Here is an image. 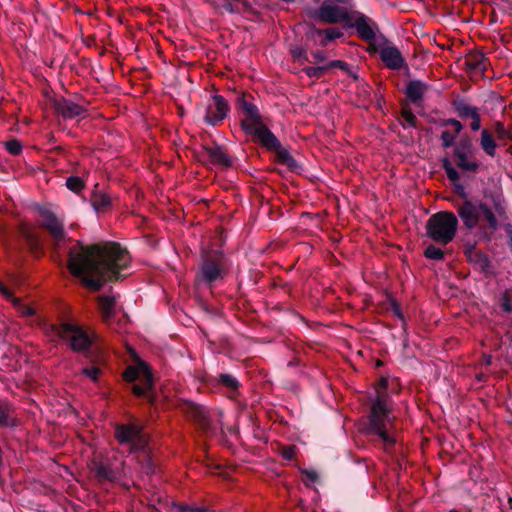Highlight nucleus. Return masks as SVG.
Segmentation results:
<instances>
[{
	"instance_id": "nucleus-1",
	"label": "nucleus",
	"mask_w": 512,
	"mask_h": 512,
	"mask_svg": "<svg viewBox=\"0 0 512 512\" xmlns=\"http://www.w3.org/2000/svg\"><path fill=\"white\" fill-rule=\"evenodd\" d=\"M131 263L128 250L117 242L84 245L81 242L69 249L68 269L73 276L92 291H99L108 281H119L121 271Z\"/></svg>"
},
{
	"instance_id": "nucleus-2",
	"label": "nucleus",
	"mask_w": 512,
	"mask_h": 512,
	"mask_svg": "<svg viewBox=\"0 0 512 512\" xmlns=\"http://www.w3.org/2000/svg\"><path fill=\"white\" fill-rule=\"evenodd\" d=\"M457 194L464 198L457 203V215L467 230H473L479 226L480 239L490 242L494 232L499 228L497 216L502 219H508L507 203L501 191H485L482 200L473 201L467 198L464 186L459 182L454 185Z\"/></svg>"
},
{
	"instance_id": "nucleus-3",
	"label": "nucleus",
	"mask_w": 512,
	"mask_h": 512,
	"mask_svg": "<svg viewBox=\"0 0 512 512\" xmlns=\"http://www.w3.org/2000/svg\"><path fill=\"white\" fill-rule=\"evenodd\" d=\"M251 94L241 93L237 96L235 108L240 115V127L251 138L269 152L275 153V161L286 166L289 171L301 174L303 166L285 148L276 135L264 123L259 108L253 103Z\"/></svg>"
},
{
	"instance_id": "nucleus-4",
	"label": "nucleus",
	"mask_w": 512,
	"mask_h": 512,
	"mask_svg": "<svg viewBox=\"0 0 512 512\" xmlns=\"http://www.w3.org/2000/svg\"><path fill=\"white\" fill-rule=\"evenodd\" d=\"M115 438L120 445H127L130 452L142 453V465L147 474L154 473L152 458L147 450L149 437L144 432V425L137 419L115 426Z\"/></svg>"
},
{
	"instance_id": "nucleus-5",
	"label": "nucleus",
	"mask_w": 512,
	"mask_h": 512,
	"mask_svg": "<svg viewBox=\"0 0 512 512\" xmlns=\"http://www.w3.org/2000/svg\"><path fill=\"white\" fill-rule=\"evenodd\" d=\"M52 330L68 344L72 351L82 353L91 362H95L92 348L96 344L98 336L93 331L85 329L73 320H61L52 326Z\"/></svg>"
},
{
	"instance_id": "nucleus-6",
	"label": "nucleus",
	"mask_w": 512,
	"mask_h": 512,
	"mask_svg": "<svg viewBox=\"0 0 512 512\" xmlns=\"http://www.w3.org/2000/svg\"><path fill=\"white\" fill-rule=\"evenodd\" d=\"M388 387V378L381 377L378 381L376 389L377 396L371 404L369 414L370 431L378 435L386 446H393L396 442L395 438L388 433L387 425L391 422V412L387 406L386 393Z\"/></svg>"
},
{
	"instance_id": "nucleus-7",
	"label": "nucleus",
	"mask_w": 512,
	"mask_h": 512,
	"mask_svg": "<svg viewBox=\"0 0 512 512\" xmlns=\"http://www.w3.org/2000/svg\"><path fill=\"white\" fill-rule=\"evenodd\" d=\"M458 224V218L453 212L434 213L426 222V235L435 243L445 246L455 238Z\"/></svg>"
},
{
	"instance_id": "nucleus-8",
	"label": "nucleus",
	"mask_w": 512,
	"mask_h": 512,
	"mask_svg": "<svg viewBox=\"0 0 512 512\" xmlns=\"http://www.w3.org/2000/svg\"><path fill=\"white\" fill-rule=\"evenodd\" d=\"M226 256L220 249H203L200 255L197 280L209 286L227 274Z\"/></svg>"
},
{
	"instance_id": "nucleus-9",
	"label": "nucleus",
	"mask_w": 512,
	"mask_h": 512,
	"mask_svg": "<svg viewBox=\"0 0 512 512\" xmlns=\"http://www.w3.org/2000/svg\"><path fill=\"white\" fill-rule=\"evenodd\" d=\"M122 376L126 382H140L132 385L131 390L135 396L147 399L150 403L154 401V380L147 363L137 361L134 365L126 367Z\"/></svg>"
},
{
	"instance_id": "nucleus-10",
	"label": "nucleus",
	"mask_w": 512,
	"mask_h": 512,
	"mask_svg": "<svg viewBox=\"0 0 512 512\" xmlns=\"http://www.w3.org/2000/svg\"><path fill=\"white\" fill-rule=\"evenodd\" d=\"M42 221L40 226L47 230L52 238L51 247L54 252H59L66 240L69 239L64 230L63 222L49 209L41 208L39 210Z\"/></svg>"
},
{
	"instance_id": "nucleus-11",
	"label": "nucleus",
	"mask_w": 512,
	"mask_h": 512,
	"mask_svg": "<svg viewBox=\"0 0 512 512\" xmlns=\"http://www.w3.org/2000/svg\"><path fill=\"white\" fill-rule=\"evenodd\" d=\"M308 15L315 20H320L328 24H336L339 22L348 24L352 21L351 15L345 8L326 3L322 4L317 9H310Z\"/></svg>"
},
{
	"instance_id": "nucleus-12",
	"label": "nucleus",
	"mask_w": 512,
	"mask_h": 512,
	"mask_svg": "<svg viewBox=\"0 0 512 512\" xmlns=\"http://www.w3.org/2000/svg\"><path fill=\"white\" fill-rule=\"evenodd\" d=\"M230 112L228 101L219 94L211 97V103L205 107L204 121L210 126H216L222 122Z\"/></svg>"
},
{
	"instance_id": "nucleus-13",
	"label": "nucleus",
	"mask_w": 512,
	"mask_h": 512,
	"mask_svg": "<svg viewBox=\"0 0 512 512\" xmlns=\"http://www.w3.org/2000/svg\"><path fill=\"white\" fill-rule=\"evenodd\" d=\"M84 104L76 103L65 97H56L53 100V108L57 115L63 119H75L77 117H85L87 114V102L82 100Z\"/></svg>"
},
{
	"instance_id": "nucleus-14",
	"label": "nucleus",
	"mask_w": 512,
	"mask_h": 512,
	"mask_svg": "<svg viewBox=\"0 0 512 512\" xmlns=\"http://www.w3.org/2000/svg\"><path fill=\"white\" fill-rule=\"evenodd\" d=\"M464 254L471 264L476 265L487 277L495 275L489 256L476 248V244H467L464 248Z\"/></svg>"
},
{
	"instance_id": "nucleus-15",
	"label": "nucleus",
	"mask_w": 512,
	"mask_h": 512,
	"mask_svg": "<svg viewBox=\"0 0 512 512\" xmlns=\"http://www.w3.org/2000/svg\"><path fill=\"white\" fill-rule=\"evenodd\" d=\"M356 14V20L354 22H349L345 27L355 28L359 37L364 41H374L376 37L375 29L378 27L376 22L362 13L356 12Z\"/></svg>"
},
{
	"instance_id": "nucleus-16",
	"label": "nucleus",
	"mask_w": 512,
	"mask_h": 512,
	"mask_svg": "<svg viewBox=\"0 0 512 512\" xmlns=\"http://www.w3.org/2000/svg\"><path fill=\"white\" fill-rule=\"evenodd\" d=\"M379 56L385 66L391 70L406 68L409 72L407 62L396 46H385L379 50Z\"/></svg>"
},
{
	"instance_id": "nucleus-17",
	"label": "nucleus",
	"mask_w": 512,
	"mask_h": 512,
	"mask_svg": "<svg viewBox=\"0 0 512 512\" xmlns=\"http://www.w3.org/2000/svg\"><path fill=\"white\" fill-rule=\"evenodd\" d=\"M202 149L209 158V163L224 168H230L233 165V159L225 151L224 147L214 142L212 145L203 144Z\"/></svg>"
},
{
	"instance_id": "nucleus-18",
	"label": "nucleus",
	"mask_w": 512,
	"mask_h": 512,
	"mask_svg": "<svg viewBox=\"0 0 512 512\" xmlns=\"http://www.w3.org/2000/svg\"><path fill=\"white\" fill-rule=\"evenodd\" d=\"M212 384L217 388L225 389L230 393L231 398L239 394V389L241 387L239 380L229 373L218 374V376L212 380Z\"/></svg>"
},
{
	"instance_id": "nucleus-19",
	"label": "nucleus",
	"mask_w": 512,
	"mask_h": 512,
	"mask_svg": "<svg viewBox=\"0 0 512 512\" xmlns=\"http://www.w3.org/2000/svg\"><path fill=\"white\" fill-rule=\"evenodd\" d=\"M429 85L421 80H410L405 88L406 97L413 104H420L423 99L425 93L428 91Z\"/></svg>"
},
{
	"instance_id": "nucleus-20",
	"label": "nucleus",
	"mask_w": 512,
	"mask_h": 512,
	"mask_svg": "<svg viewBox=\"0 0 512 512\" xmlns=\"http://www.w3.org/2000/svg\"><path fill=\"white\" fill-rule=\"evenodd\" d=\"M20 235L25 241L27 249L30 253L36 256L42 253L43 245L40 236L36 232L27 226H22L20 228Z\"/></svg>"
},
{
	"instance_id": "nucleus-21",
	"label": "nucleus",
	"mask_w": 512,
	"mask_h": 512,
	"mask_svg": "<svg viewBox=\"0 0 512 512\" xmlns=\"http://www.w3.org/2000/svg\"><path fill=\"white\" fill-rule=\"evenodd\" d=\"M91 204L96 212L104 213L112 209V198L96 185L91 195Z\"/></svg>"
},
{
	"instance_id": "nucleus-22",
	"label": "nucleus",
	"mask_w": 512,
	"mask_h": 512,
	"mask_svg": "<svg viewBox=\"0 0 512 512\" xmlns=\"http://www.w3.org/2000/svg\"><path fill=\"white\" fill-rule=\"evenodd\" d=\"M452 109L461 119L472 118L479 112L478 107L470 105L463 97H456L451 102Z\"/></svg>"
},
{
	"instance_id": "nucleus-23",
	"label": "nucleus",
	"mask_w": 512,
	"mask_h": 512,
	"mask_svg": "<svg viewBox=\"0 0 512 512\" xmlns=\"http://www.w3.org/2000/svg\"><path fill=\"white\" fill-rule=\"evenodd\" d=\"M486 62L487 58L483 53H473L467 57L464 65L466 66V70L468 72H479L484 74L486 70Z\"/></svg>"
},
{
	"instance_id": "nucleus-24",
	"label": "nucleus",
	"mask_w": 512,
	"mask_h": 512,
	"mask_svg": "<svg viewBox=\"0 0 512 512\" xmlns=\"http://www.w3.org/2000/svg\"><path fill=\"white\" fill-rule=\"evenodd\" d=\"M99 308L104 322L109 323L115 316V298L112 296H100Z\"/></svg>"
},
{
	"instance_id": "nucleus-25",
	"label": "nucleus",
	"mask_w": 512,
	"mask_h": 512,
	"mask_svg": "<svg viewBox=\"0 0 512 512\" xmlns=\"http://www.w3.org/2000/svg\"><path fill=\"white\" fill-rule=\"evenodd\" d=\"M167 512H210L205 506H198L194 503L172 501L166 503Z\"/></svg>"
},
{
	"instance_id": "nucleus-26",
	"label": "nucleus",
	"mask_w": 512,
	"mask_h": 512,
	"mask_svg": "<svg viewBox=\"0 0 512 512\" xmlns=\"http://www.w3.org/2000/svg\"><path fill=\"white\" fill-rule=\"evenodd\" d=\"M11 405L8 403L0 404V427L2 428H13L16 427L18 422L17 419L11 415Z\"/></svg>"
},
{
	"instance_id": "nucleus-27",
	"label": "nucleus",
	"mask_w": 512,
	"mask_h": 512,
	"mask_svg": "<svg viewBox=\"0 0 512 512\" xmlns=\"http://www.w3.org/2000/svg\"><path fill=\"white\" fill-rule=\"evenodd\" d=\"M456 159V165L463 171L477 172L479 169V163L476 160H471L473 155L470 154H459L453 155Z\"/></svg>"
},
{
	"instance_id": "nucleus-28",
	"label": "nucleus",
	"mask_w": 512,
	"mask_h": 512,
	"mask_svg": "<svg viewBox=\"0 0 512 512\" xmlns=\"http://www.w3.org/2000/svg\"><path fill=\"white\" fill-rule=\"evenodd\" d=\"M480 145L487 155L491 157L495 156L497 144L493 136L486 129L481 131Z\"/></svg>"
},
{
	"instance_id": "nucleus-29",
	"label": "nucleus",
	"mask_w": 512,
	"mask_h": 512,
	"mask_svg": "<svg viewBox=\"0 0 512 512\" xmlns=\"http://www.w3.org/2000/svg\"><path fill=\"white\" fill-rule=\"evenodd\" d=\"M95 477L98 481H114L116 479L115 472L103 463H96L93 468Z\"/></svg>"
},
{
	"instance_id": "nucleus-30",
	"label": "nucleus",
	"mask_w": 512,
	"mask_h": 512,
	"mask_svg": "<svg viewBox=\"0 0 512 512\" xmlns=\"http://www.w3.org/2000/svg\"><path fill=\"white\" fill-rule=\"evenodd\" d=\"M475 151L473 142L468 135L460 138L458 143L454 146L453 155L470 154L473 155Z\"/></svg>"
},
{
	"instance_id": "nucleus-31",
	"label": "nucleus",
	"mask_w": 512,
	"mask_h": 512,
	"mask_svg": "<svg viewBox=\"0 0 512 512\" xmlns=\"http://www.w3.org/2000/svg\"><path fill=\"white\" fill-rule=\"evenodd\" d=\"M194 420L196 421V423L198 424L199 428L206 434H213L214 433V429L211 425V423L209 422L207 416L205 415V413L200 410V409H196L194 411Z\"/></svg>"
},
{
	"instance_id": "nucleus-32",
	"label": "nucleus",
	"mask_w": 512,
	"mask_h": 512,
	"mask_svg": "<svg viewBox=\"0 0 512 512\" xmlns=\"http://www.w3.org/2000/svg\"><path fill=\"white\" fill-rule=\"evenodd\" d=\"M442 168L444 169L448 180L456 185L457 182L460 181V175L458 171L454 168L449 158L445 157L442 159Z\"/></svg>"
},
{
	"instance_id": "nucleus-33",
	"label": "nucleus",
	"mask_w": 512,
	"mask_h": 512,
	"mask_svg": "<svg viewBox=\"0 0 512 512\" xmlns=\"http://www.w3.org/2000/svg\"><path fill=\"white\" fill-rule=\"evenodd\" d=\"M322 31V35H324V37L320 39V45L322 47H326L329 42L334 41L343 36V33L337 28H326L325 30Z\"/></svg>"
},
{
	"instance_id": "nucleus-34",
	"label": "nucleus",
	"mask_w": 512,
	"mask_h": 512,
	"mask_svg": "<svg viewBox=\"0 0 512 512\" xmlns=\"http://www.w3.org/2000/svg\"><path fill=\"white\" fill-rule=\"evenodd\" d=\"M290 54L293 60L300 65H303L306 62H309V58L307 55V51L304 47L295 45L290 48Z\"/></svg>"
},
{
	"instance_id": "nucleus-35",
	"label": "nucleus",
	"mask_w": 512,
	"mask_h": 512,
	"mask_svg": "<svg viewBox=\"0 0 512 512\" xmlns=\"http://www.w3.org/2000/svg\"><path fill=\"white\" fill-rule=\"evenodd\" d=\"M423 255L427 259L435 260V261H441L445 257L444 251L433 244H430L426 247V249L423 252Z\"/></svg>"
},
{
	"instance_id": "nucleus-36",
	"label": "nucleus",
	"mask_w": 512,
	"mask_h": 512,
	"mask_svg": "<svg viewBox=\"0 0 512 512\" xmlns=\"http://www.w3.org/2000/svg\"><path fill=\"white\" fill-rule=\"evenodd\" d=\"M401 117L404 122L401 123L402 127L405 129L407 127L416 128L417 127V117L414 115L410 108H403L401 111Z\"/></svg>"
},
{
	"instance_id": "nucleus-37",
	"label": "nucleus",
	"mask_w": 512,
	"mask_h": 512,
	"mask_svg": "<svg viewBox=\"0 0 512 512\" xmlns=\"http://www.w3.org/2000/svg\"><path fill=\"white\" fill-rule=\"evenodd\" d=\"M66 187H67L70 191H72V192H74V193L78 194L79 192H81V191L84 189V187H85V182H84V180H83L81 177H79V176H70V177H68V178L66 179Z\"/></svg>"
},
{
	"instance_id": "nucleus-38",
	"label": "nucleus",
	"mask_w": 512,
	"mask_h": 512,
	"mask_svg": "<svg viewBox=\"0 0 512 512\" xmlns=\"http://www.w3.org/2000/svg\"><path fill=\"white\" fill-rule=\"evenodd\" d=\"M328 71V67L326 65L324 66H317V67H304L303 72L309 77V78H316L319 79L325 75V73Z\"/></svg>"
},
{
	"instance_id": "nucleus-39",
	"label": "nucleus",
	"mask_w": 512,
	"mask_h": 512,
	"mask_svg": "<svg viewBox=\"0 0 512 512\" xmlns=\"http://www.w3.org/2000/svg\"><path fill=\"white\" fill-rule=\"evenodd\" d=\"M457 137H458V135H456L454 132H451L449 130H444L440 135L442 147L444 149H447V148L454 146Z\"/></svg>"
},
{
	"instance_id": "nucleus-40",
	"label": "nucleus",
	"mask_w": 512,
	"mask_h": 512,
	"mask_svg": "<svg viewBox=\"0 0 512 512\" xmlns=\"http://www.w3.org/2000/svg\"><path fill=\"white\" fill-rule=\"evenodd\" d=\"M306 26L305 37L307 40L316 41L317 36H322L323 31L316 27L313 22H304Z\"/></svg>"
},
{
	"instance_id": "nucleus-41",
	"label": "nucleus",
	"mask_w": 512,
	"mask_h": 512,
	"mask_svg": "<svg viewBox=\"0 0 512 512\" xmlns=\"http://www.w3.org/2000/svg\"><path fill=\"white\" fill-rule=\"evenodd\" d=\"M439 124L440 126L442 127H446V126H452L454 128V133L456 135H459L460 132L463 130V125L462 123L457 120V119H454V118H449V119H441L439 121Z\"/></svg>"
},
{
	"instance_id": "nucleus-42",
	"label": "nucleus",
	"mask_w": 512,
	"mask_h": 512,
	"mask_svg": "<svg viewBox=\"0 0 512 512\" xmlns=\"http://www.w3.org/2000/svg\"><path fill=\"white\" fill-rule=\"evenodd\" d=\"M6 150L11 155H19L22 152V144L17 139H11L5 143Z\"/></svg>"
},
{
	"instance_id": "nucleus-43",
	"label": "nucleus",
	"mask_w": 512,
	"mask_h": 512,
	"mask_svg": "<svg viewBox=\"0 0 512 512\" xmlns=\"http://www.w3.org/2000/svg\"><path fill=\"white\" fill-rule=\"evenodd\" d=\"M495 131L499 139H509L512 141V130L506 129L503 123L496 122Z\"/></svg>"
},
{
	"instance_id": "nucleus-44",
	"label": "nucleus",
	"mask_w": 512,
	"mask_h": 512,
	"mask_svg": "<svg viewBox=\"0 0 512 512\" xmlns=\"http://www.w3.org/2000/svg\"><path fill=\"white\" fill-rule=\"evenodd\" d=\"M297 447L295 445L284 446L281 448L280 454L286 461H291L295 458Z\"/></svg>"
},
{
	"instance_id": "nucleus-45",
	"label": "nucleus",
	"mask_w": 512,
	"mask_h": 512,
	"mask_svg": "<svg viewBox=\"0 0 512 512\" xmlns=\"http://www.w3.org/2000/svg\"><path fill=\"white\" fill-rule=\"evenodd\" d=\"M326 67H328V70L332 68H338L351 75L349 64L342 60H332L326 65Z\"/></svg>"
},
{
	"instance_id": "nucleus-46",
	"label": "nucleus",
	"mask_w": 512,
	"mask_h": 512,
	"mask_svg": "<svg viewBox=\"0 0 512 512\" xmlns=\"http://www.w3.org/2000/svg\"><path fill=\"white\" fill-rule=\"evenodd\" d=\"M82 373L89 377L91 380H93L94 382L98 381V377L101 373V370L96 367V366H93V367H84L82 369Z\"/></svg>"
},
{
	"instance_id": "nucleus-47",
	"label": "nucleus",
	"mask_w": 512,
	"mask_h": 512,
	"mask_svg": "<svg viewBox=\"0 0 512 512\" xmlns=\"http://www.w3.org/2000/svg\"><path fill=\"white\" fill-rule=\"evenodd\" d=\"M501 307L506 313L512 312V298L507 291L502 294Z\"/></svg>"
},
{
	"instance_id": "nucleus-48",
	"label": "nucleus",
	"mask_w": 512,
	"mask_h": 512,
	"mask_svg": "<svg viewBox=\"0 0 512 512\" xmlns=\"http://www.w3.org/2000/svg\"><path fill=\"white\" fill-rule=\"evenodd\" d=\"M301 474L305 476L309 482L316 483L319 480V475L315 470L302 469Z\"/></svg>"
},
{
	"instance_id": "nucleus-49",
	"label": "nucleus",
	"mask_w": 512,
	"mask_h": 512,
	"mask_svg": "<svg viewBox=\"0 0 512 512\" xmlns=\"http://www.w3.org/2000/svg\"><path fill=\"white\" fill-rule=\"evenodd\" d=\"M208 470H209L210 473L218 474L219 476H221L224 479L228 478V474L225 471L222 470V467L219 464H215V463L210 464L208 466Z\"/></svg>"
},
{
	"instance_id": "nucleus-50",
	"label": "nucleus",
	"mask_w": 512,
	"mask_h": 512,
	"mask_svg": "<svg viewBox=\"0 0 512 512\" xmlns=\"http://www.w3.org/2000/svg\"><path fill=\"white\" fill-rule=\"evenodd\" d=\"M391 310L398 319L404 321V314L402 313L401 307L396 300L391 301Z\"/></svg>"
},
{
	"instance_id": "nucleus-51",
	"label": "nucleus",
	"mask_w": 512,
	"mask_h": 512,
	"mask_svg": "<svg viewBox=\"0 0 512 512\" xmlns=\"http://www.w3.org/2000/svg\"><path fill=\"white\" fill-rule=\"evenodd\" d=\"M471 119H472V121L470 123L471 130L478 131L481 128V116H480V113L478 112L477 115L473 116Z\"/></svg>"
},
{
	"instance_id": "nucleus-52",
	"label": "nucleus",
	"mask_w": 512,
	"mask_h": 512,
	"mask_svg": "<svg viewBox=\"0 0 512 512\" xmlns=\"http://www.w3.org/2000/svg\"><path fill=\"white\" fill-rule=\"evenodd\" d=\"M504 230H505V233H506V236L508 238V246H509V249L512 253V224L511 223H507L504 225Z\"/></svg>"
},
{
	"instance_id": "nucleus-53",
	"label": "nucleus",
	"mask_w": 512,
	"mask_h": 512,
	"mask_svg": "<svg viewBox=\"0 0 512 512\" xmlns=\"http://www.w3.org/2000/svg\"><path fill=\"white\" fill-rule=\"evenodd\" d=\"M232 1L233 0L223 1V7L229 13H235L237 11L233 6Z\"/></svg>"
},
{
	"instance_id": "nucleus-54",
	"label": "nucleus",
	"mask_w": 512,
	"mask_h": 512,
	"mask_svg": "<svg viewBox=\"0 0 512 512\" xmlns=\"http://www.w3.org/2000/svg\"><path fill=\"white\" fill-rule=\"evenodd\" d=\"M312 55L317 62H322L326 59L324 52L320 50L314 51Z\"/></svg>"
},
{
	"instance_id": "nucleus-55",
	"label": "nucleus",
	"mask_w": 512,
	"mask_h": 512,
	"mask_svg": "<svg viewBox=\"0 0 512 512\" xmlns=\"http://www.w3.org/2000/svg\"><path fill=\"white\" fill-rule=\"evenodd\" d=\"M0 293L6 298L12 297V292L2 284V288H0Z\"/></svg>"
},
{
	"instance_id": "nucleus-56",
	"label": "nucleus",
	"mask_w": 512,
	"mask_h": 512,
	"mask_svg": "<svg viewBox=\"0 0 512 512\" xmlns=\"http://www.w3.org/2000/svg\"><path fill=\"white\" fill-rule=\"evenodd\" d=\"M22 313L25 315V316H32L35 314V311L33 308L31 307H28V306H25L23 307V311Z\"/></svg>"
},
{
	"instance_id": "nucleus-57",
	"label": "nucleus",
	"mask_w": 512,
	"mask_h": 512,
	"mask_svg": "<svg viewBox=\"0 0 512 512\" xmlns=\"http://www.w3.org/2000/svg\"><path fill=\"white\" fill-rule=\"evenodd\" d=\"M507 152L512 155V145L508 147Z\"/></svg>"
},
{
	"instance_id": "nucleus-58",
	"label": "nucleus",
	"mask_w": 512,
	"mask_h": 512,
	"mask_svg": "<svg viewBox=\"0 0 512 512\" xmlns=\"http://www.w3.org/2000/svg\"><path fill=\"white\" fill-rule=\"evenodd\" d=\"M335 1L338 2V3H345L346 2V0H335Z\"/></svg>"
},
{
	"instance_id": "nucleus-59",
	"label": "nucleus",
	"mask_w": 512,
	"mask_h": 512,
	"mask_svg": "<svg viewBox=\"0 0 512 512\" xmlns=\"http://www.w3.org/2000/svg\"><path fill=\"white\" fill-rule=\"evenodd\" d=\"M304 484H305L306 486H308V485H309V483H308L306 480H304Z\"/></svg>"
},
{
	"instance_id": "nucleus-60",
	"label": "nucleus",
	"mask_w": 512,
	"mask_h": 512,
	"mask_svg": "<svg viewBox=\"0 0 512 512\" xmlns=\"http://www.w3.org/2000/svg\"><path fill=\"white\" fill-rule=\"evenodd\" d=\"M2 284H3V283L0 281V288H2Z\"/></svg>"
}]
</instances>
